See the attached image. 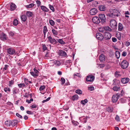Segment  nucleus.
<instances>
[{
    "label": "nucleus",
    "mask_w": 130,
    "mask_h": 130,
    "mask_svg": "<svg viewBox=\"0 0 130 130\" xmlns=\"http://www.w3.org/2000/svg\"><path fill=\"white\" fill-rule=\"evenodd\" d=\"M14 82V81L12 80L10 81L9 82V86H10L13 84Z\"/></svg>",
    "instance_id": "44"
},
{
    "label": "nucleus",
    "mask_w": 130,
    "mask_h": 130,
    "mask_svg": "<svg viewBox=\"0 0 130 130\" xmlns=\"http://www.w3.org/2000/svg\"><path fill=\"white\" fill-rule=\"evenodd\" d=\"M92 21L93 23L98 24L101 21L98 17H95L93 18Z\"/></svg>",
    "instance_id": "6"
},
{
    "label": "nucleus",
    "mask_w": 130,
    "mask_h": 130,
    "mask_svg": "<svg viewBox=\"0 0 130 130\" xmlns=\"http://www.w3.org/2000/svg\"><path fill=\"white\" fill-rule=\"evenodd\" d=\"M128 63L125 60H123L121 63V66L122 68L123 69L127 68L128 66Z\"/></svg>",
    "instance_id": "3"
},
{
    "label": "nucleus",
    "mask_w": 130,
    "mask_h": 130,
    "mask_svg": "<svg viewBox=\"0 0 130 130\" xmlns=\"http://www.w3.org/2000/svg\"><path fill=\"white\" fill-rule=\"evenodd\" d=\"M115 54L116 56L117 59L119 58L120 56V53L118 51H116L115 52Z\"/></svg>",
    "instance_id": "26"
},
{
    "label": "nucleus",
    "mask_w": 130,
    "mask_h": 130,
    "mask_svg": "<svg viewBox=\"0 0 130 130\" xmlns=\"http://www.w3.org/2000/svg\"><path fill=\"white\" fill-rule=\"evenodd\" d=\"M97 12V10L95 8L91 9L90 10V13L91 15H94Z\"/></svg>",
    "instance_id": "13"
},
{
    "label": "nucleus",
    "mask_w": 130,
    "mask_h": 130,
    "mask_svg": "<svg viewBox=\"0 0 130 130\" xmlns=\"http://www.w3.org/2000/svg\"><path fill=\"white\" fill-rule=\"evenodd\" d=\"M99 31L101 32H104V27H101L99 29Z\"/></svg>",
    "instance_id": "42"
},
{
    "label": "nucleus",
    "mask_w": 130,
    "mask_h": 130,
    "mask_svg": "<svg viewBox=\"0 0 130 130\" xmlns=\"http://www.w3.org/2000/svg\"><path fill=\"white\" fill-rule=\"evenodd\" d=\"M58 54L61 56L66 57L67 55L66 53L62 50H59L58 53Z\"/></svg>",
    "instance_id": "10"
},
{
    "label": "nucleus",
    "mask_w": 130,
    "mask_h": 130,
    "mask_svg": "<svg viewBox=\"0 0 130 130\" xmlns=\"http://www.w3.org/2000/svg\"><path fill=\"white\" fill-rule=\"evenodd\" d=\"M8 66L7 65H5V67L3 68V71H5L7 70V68L8 67Z\"/></svg>",
    "instance_id": "54"
},
{
    "label": "nucleus",
    "mask_w": 130,
    "mask_h": 130,
    "mask_svg": "<svg viewBox=\"0 0 130 130\" xmlns=\"http://www.w3.org/2000/svg\"><path fill=\"white\" fill-rule=\"evenodd\" d=\"M113 89L115 91H117L120 89V88L117 86H115L113 87Z\"/></svg>",
    "instance_id": "34"
},
{
    "label": "nucleus",
    "mask_w": 130,
    "mask_h": 130,
    "mask_svg": "<svg viewBox=\"0 0 130 130\" xmlns=\"http://www.w3.org/2000/svg\"><path fill=\"white\" fill-rule=\"evenodd\" d=\"M4 91L5 92H6L7 91H10V90L9 88H5Z\"/></svg>",
    "instance_id": "51"
},
{
    "label": "nucleus",
    "mask_w": 130,
    "mask_h": 130,
    "mask_svg": "<svg viewBox=\"0 0 130 130\" xmlns=\"http://www.w3.org/2000/svg\"><path fill=\"white\" fill-rule=\"evenodd\" d=\"M57 41L61 44H64V42L62 39H58L57 40Z\"/></svg>",
    "instance_id": "38"
},
{
    "label": "nucleus",
    "mask_w": 130,
    "mask_h": 130,
    "mask_svg": "<svg viewBox=\"0 0 130 130\" xmlns=\"http://www.w3.org/2000/svg\"><path fill=\"white\" fill-rule=\"evenodd\" d=\"M103 27L104 30H106L109 31L111 30V29L108 26H106Z\"/></svg>",
    "instance_id": "28"
},
{
    "label": "nucleus",
    "mask_w": 130,
    "mask_h": 130,
    "mask_svg": "<svg viewBox=\"0 0 130 130\" xmlns=\"http://www.w3.org/2000/svg\"><path fill=\"white\" fill-rule=\"evenodd\" d=\"M50 53L49 52H47L45 55V57H51V56H50Z\"/></svg>",
    "instance_id": "48"
},
{
    "label": "nucleus",
    "mask_w": 130,
    "mask_h": 130,
    "mask_svg": "<svg viewBox=\"0 0 130 130\" xmlns=\"http://www.w3.org/2000/svg\"><path fill=\"white\" fill-rule=\"evenodd\" d=\"M18 20L17 19L14 20L13 22V24L14 26H17L18 24Z\"/></svg>",
    "instance_id": "32"
},
{
    "label": "nucleus",
    "mask_w": 130,
    "mask_h": 130,
    "mask_svg": "<svg viewBox=\"0 0 130 130\" xmlns=\"http://www.w3.org/2000/svg\"><path fill=\"white\" fill-rule=\"evenodd\" d=\"M26 112L27 114H32V113L31 112V111L28 110Z\"/></svg>",
    "instance_id": "61"
},
{
    "label": "nucleus",
    "mask_w": 130,
    "mask_h": 130,
    "mask_svg": "<svg viewBox=\"0 0 130 130\" xmlns=\"http://www.w3.org/2000/svg\"><path fill=\"white\" fill-rule=\"evenodd\" d=\"M78 96L77 94L74 95L72 97V99L74 101L75 100H76L78 99Z\"/></svg>",
    "instance_id": "30"
},
{
    "label": "nucleus",
    "mask_w": 130,
    "mask_h": 130,
    "mask_svg": "<svg viewBox=\"0 0 130 130\" xmlns=\"http://www.w3.org/2000/svg\"><path fill=\"white\" fill-rule=\"evenodd\" d=\"M88 89L90 91H92L94 90V87L93 86H90L88 87Z\"/></svg>",
    "instance_id": "46"
},
{
    "label": "nucleus",
    "mask_w": 130,
    "mask_h": 130,
    "mask_svg": "<svg viewBox=\"0 0 130 130\" xmlns=\"http://www.w3.org/2000/svg\"><path fill=\"white\" fill-rule=\"evenodd\" d=\"M99 17L101 20V22L102 23H104L106 22V18L105 15L104 14H100L99 15Z\"/></svg>",
    "instance_id": "4"
},
{
    "label": "nucleus",
    "mask_w": 130,
    "mask_h": 130,
    "mask_svg": "<svg viewBox=\"0 0 130 130\" xmlns=\"http://www.w3.org/2000/svg\"><path fill=\"white\" fill-rule=\"evenodd\" d=\"M16 115L18 116V117L20 118L21 119H22V116L21 115L19 114L18 113H16Z\"/></svg>",
    "instance_id": "50"
},
{
    "label": "nucleus",
    "mask_w": 130,
    "mask_h": 130,
    "mask_svg": "<svg viewBox=\"0 0 130 130\" xmlns=\"http://www.w3.org/2000/svg\"><path fill=\"white\" fill-rule=\"evenodd\" d=\"M26 14L27 16L28 17H31L32 15V13L29 11H28L26 12Z\"/></svg>",
    "instance_id": "27"
},
{
    "label": "nucleus",
    "mask_w": 130,
    "mask_h": 130,
    "mask_svg": "<svg viewBox=\"0 0 130 130\" xmlns=\"http://www.w3.org/2000/svg\"><path fill=\"white\" fill-rule=\"evenodd\" d=\"M88 100L87 99H86L84 100H82L80 101V103L83 105H85L88 102Z\"/></svg>",
    "instance_id": "24"
},
{
    "label": "nucleus",
    "mask_w": 130,
    "mask_h": 130,
    "mask_svg": "<svg viewBox=\"0 0 130 130\" xmlns=\"http://www.w3.org/2000/svg\"><path fill=\"white\" fill-rule=\"evenodd\" d=\"M52 32L53 34L55 36H56L57 35L58 32L57 31L55 30V29H53L52 30Z\"/></svg>",
    "instance_id": "33"
},
{
    "label": "nucleus",
    "mask_w": 130,
    "mask_h": 130,
    "mask_svg": "<svg viewBox=\"0 0 130 130\" xmlns=\"http://www.w3.org/2000/svg\"><path fill=\"white\" fill-rule=\"evenodd\" d=\"M96 38L100 40H102L104 38L103 35L100 33H97L96 34Z\"/></svg>",
    "instance_id": "9"
},
{
    "label": "nucleus",
    "mask_w": 130,
    "mask_h": 130,
    "mask_svg": "<svg viewBox=\"0 0 130 130\" xmlns=\"http://www.w3.org/2000/svg\"><path fill=\"white\" fill-rule=\"evenodd\" d=\"M41 9L43 11L45 12H48L49 10L46 8L45 6H41Z\"/></svg>",
    "instance_id": "20"
},
{
    "label": "nucleus",
    "mask_w": 130,
    "mask_h": 130,
    "mask_svg": "<svg viewBox=\"0 0 130 130\" xmlns=\"http://www.w3.org/2000/svg\"><path fill=\"white\" fill-rule=\"evenodd\" d=\"M34 71L35 72V73L37 74L38 73H39V72L37 70L35 69H34Z\"/></svg>",
    "instance_id": "60"
},
{
    "label": "nucleus",
    "mask_w": 130,
    "mask_h": 130,
    "mask_svg": "<svg viewBox=\"0 0 130 130\" xmlns=\"http://www.w3.org/2000/svg\"><path fill=\"white\" fill-rule=\"evenodd\" d=\"M110 25L112 28H116L117 26V23L116 21L114 19L111 20L110 21Z\"/></svg>",
    "instance_id": "2"
},
{
    "label": "nucleus",
    "mask_w": 130,
    "mask_h": 130,
    "mask_svg": "<svg viewBox=\"0 0 130 130\" xmlns=\"http://www.w3.org/2000/svg\"><path fill=\"white\" fill-rule=\"evenodd\" d=\"M18 85L20 88L23 87L25 86V84L23 83L20 84H18Z\"/></svg>",
    "instance_id": "40"
},
{
    "label": "nucleus",
    "mask_w": 130,
    "mask_h": 130,
    "mask_svg": "<svg viewBox=\"0 0 130 130\" xmlns=\"http://www.w3.org/2000/svg\"><path fill=\"white\" fill-rule=\"evenodd\" d=\"M48 5L49 6V7L50 8V9L52 10L53 12H54L55 11L54 9V7L53 6L50 4H49Z\"/></svg>",
    "instance_id": "39"
},
{
    "label": "nucleus",
    "mask_w": 130,
    "mask_h": 130,
    "mask_svg": "<svg viewBox=\"0 0 130 130\" xmlns=\"http://www.w3.org/2000/svg\"><path fill=\"white\" fill-rule=\"evenodd\" d=\"M21 20L24 22L27 19L25 15H23L21 16Z\"/></svg>",
    "instance_id": "23"
},
{
    "label": "nucleus",
    "mask_w": 130,
    "mask_h": 130,
    "mask_svg": "<svg viewBox=\"0 0 130 130\" xmlns=\"http://www.w3.org/2000/svg\"><path fill=\"white\" fill-rule=\"evenodd\" d=\"M7 53L10 55H13L15 53V51L13 48L10 47L7 50Z\"/></svg>",
    "instance_id": "5"
},
{
    "label": "nucleus",
    "mask_w": 130,
    "mask_h": 130,
    "mask_svg": "<svg viewBox=\"0 0 130 130\" xmlns=\"http://www.w3.org/2000/svg\"><path fill=\"white\" fill-rule=\"evenodd\" d=\"M17 89L16 88H14L13 90V94H16L17 93V92H16Z\"/></svg>",
    "instance_id": "49"
},
{
    "label": "nucleus",
    "mask_w": 130,
    "mask_h": 130,
    "mask_svg": "<svg viewBox=\"0 0 130 130\" xmlns=\"http://www.w3.org/2000/svg\"><path fill=\"white\" fill-rule=\"evenodd\" d=\"M49 23L52 26H53L55 24L54 22L52 20H49Z\"/></svg>",
    "instance_id": "37"
},
{
    "label": "nucleus",
    "mask_w": 130,
    "mask_h": 130,
    "mask_svg": "<svg viewBox=\"0 0 130 130\" xmlns=\"http://www.w3.org/2000/svg\"><path fill=\"white\" fill-rule=\"evenodd\" d=\"M118 38L119 40L121 39V36L120 34H118Z\"/></svg>",
    "instance_id": "63"
},
{
    "label": "nucleus",
    "mask_w": 130,
    "mask_h": 130,
    "mask_svg": "<svg viewBox=\"0 0 130 130\" xmlns=\"http://www.w3.org/2000/svg\"><path fill=\"white\" fill-rule=\"evenodd\" d=\"M9 35L13 37V36L14 35V32L12 31H10L9 33Z\"/></svg>",
    "instance_id": "52"
},
{
    "label": "nucleus",
    "mask_w": 130,
    "mask_h": 130,
    "mask_svg": "<svg viewBox=\"0 0 130 130\" xmlns=\"http://www.w3.org/2000/svg\"><path fill=\"white\" fill-rule=\"evenodd\" d=\"M106 110L108 112H112L113 108L112 107H108L106 108Z\"/></svg>",
    "instance_id": "29"
},
{
    "label": "nucleus",
    "mask_w": 130,
    "mask_h": 130,
    "mask_svg": "<svg viewBox=\"0 0 130 130\" xmlns=\"http://www.w3.org/2000/svg\"><path fill=\"white\" fill-rule=\"evenodd\" d=\"M33 101V100L32 99H30V100H28L27 99L26 100V102L28 103L29 104L32 101Z\"/></svg>",
    "instance_id": "45"
},
{
    "label": "nucleus",
    "mask_w": 130,
    "mask_h": 130,
    "mask_svg": "<svg viewBox=\"0 0 130 130\" xmlns=\"http://www.w3.org/2000/svg\"><path fill=\"white\" fill-rule=\"evenodd\" d=\"M45 88V86H41L39 88V90L40 91L43 90Z\"/></svg>",
    "instance_id": "55"
},
{
    "label": "nucleus",
    "mask_w": 130,
    "mask_h": 130,
    "mask_svg": "<svg viewBox=\"0 0 130 130\" xmlns=\"http://www.w3.org/2000/svg\"><path fill=\"white\" fill-rule=\"evenodd\" d=\"M18 123V121L17 120H14L11 121V125L14 126L16 125Z\"/></svg>",
    "instance_id": "18"
},
{
    "label": "nucleus",
    "mask_w": 130,
    "mask_h": 130,
    "mask_svg": "<svg viewBox=\"0 0 130 130\" xmlns=\"http://www.w3.org/2000/svg\"><path fill=\"white\" fill-rule=\"evenodd\" d=\"M119 94H117L116 95H113L112 97V101L113 103L116 102L118 99V96Z\"/></svg>",
    "instance_id": "12"
},
{
    "label": "nucleus",
    "mask_w": 130,
    "mask_h": 130,
    "mask_svg": "<svg viewBox=\"0 0 130 130\" xmlns=\"http://www.w3.org/2000/svg\"><path fill=\"white\" fill-rule=\"evenodd\" d=\"M104 38L106 40L109 39L111 38V35L110 33L108 32H104Z\"/></svg>",
    "instance_id": "7"
},
{
    "label": "nucleus",
    "mask_w": 130,
    "mask_h": 130,
    "mask_svg": "<svg viewBox=\"0 0 130 130\" xmlns=\"http://www.w3.org/2000/svg\"><path fill=\"white\" fill-rule=\"evenodd\" d=\"M0 38L1 40H4L6 39V35L4 33L1 34Z\"/></svg>",
    "instance_id": "17"
},
{
    "label": "nucleus",
    "mask_w": 130,
    "mask_h": 130,
    "mask_svg": "<svg viewBox=\"0 0 130 130\" xmlns=\"http://www.w3.org/2000/svg\"><path fill=\"white\" fill-rule=\"evenodd\" d=\"M17 6L15 4L12 3L10 5V10L11 11L14 10L16 8Z\"/></svg>",
    "instance_id": "15"
},
{
    "label": "nucleus",
    "mask_w": 130,
    "mask_h": 130,
    "mask_svg": "<svg viewBox=\"0 0 130 130\" xmlns=\"http://www.w3.org/2000/svg\"><path fill=\"white\" fill-rule=\"evenodd\" d=\"M43 49L44 51L46 50L47 49V47L45 45H43Z\"/></svg>",
    "instance_id": "57"
},
{
    "label": "nucleus",
    "mask_w": 130,
    "mask_h": 130,
    "mask_svg": "<svg viewBox=\"0 0 130 130\" xmlns=\"http://www.w3.org/2000/svg\"><path fill=\"white\" fill-rule=\"evenodd\" d=\"M129 79L128 78H122L121 80V82L124 84L127 83L129 81Z\"/></svg>",
    "instance_id": "14"
},
{
    "label": "nucleus",
    "mask_w": 130,
    "mask_h": 130,
    "mask_svg": "<svg viewBox=\"0 0 130 130\" xmlns=\"http://www.w3.org/2000/svg\"><path fill=\"white\" fill-rule=\"evenodd\" d=\"M94 78V77L92 75L87 76L86 78L87 82H91L93 81Z\"/></svg>",
    "instance_id": "11"
},
{
    "label": "nucleus",
    "mask_w": 130,
    "mask_h": 130,
    "mask_svg": "<svg viewBox=\"0 0 130 130\" xmlns=\"http://www.w3.org/2000/svg\"><path fill=\"white\" fill-rule=\"evenodd\" d=\"M112 40L113 42H115L117 41V39L116 38L113 37L112 38Z\"/></svg>",
    "instance_id": "56"
},
{
    "label": "nucleus",
    "mask_w": 130,
    "mask_h": 130,
    "mask_svg": "<svg viewBox=\"0 0 130 130\" xmlns=\"http://www.w3.org/2000/svg\"><path fill=\"white\" fill-rule=\"evenodd\" d=\"M127 55V53L125 52H123L122 54V55L123 56H125Z\"/></svg>",
    "instance_id": "58"
},
{
    "label": "nucleus",
    "mask_w": 130,
    "mask_h": 130,
    "mask_svg": "<svg viewBox=\"0 0 130 130\" xmlns=\"http://www.w3.org/2000/svg\"><path fill=\"white\" fill-rule=\"evenodd\" d=\"M75 92L78 94H82V92L81 90L78 89L75 91Z\"/></svg>",
    "instance_id": "36"
},
{
    "label": "nucleus",
    "mask_w": 130,
    "mask_h": 130,
    "mask_svg": "<svg viewBox=\"0 0 130 130\" xmlns=\"http://www.w3.org/2000/svg\"><path fill=\"white\" fill-rule=\"evenodd\" d=\"M48 30L47 29V27L46 26H44L43 27V32L44 34V36H45L46 32Z\"/></svg>",
    "instance_id": "31"
},
{
    "label": "nucleus",
    "mask_w": 130,
    "mask_h": 130,
    "mask_svg": "<svg viewBox=\"0 0 130 130\" xmlns=\"http://www.w3.org/2000/svg\"><path fill=\"white\" fill-rule=\"evenodd\" d=\"M34 5V4L31 3L29 4V5H26V7L27 8H30L32 7Z\"/></svg>",
    "instance_id": "35"
},
{
    "label": "nucleus",
    "mask_w": 130,
    "mask_h": 130,
    "mask_svg": "<svg viewBox=\"0 0 130 130\" xmlns=\"http://www.w3.org/2000/svg\"><path fill=\"white\" fill-rule=\"evenodd\" d=\"M115 119L118 121H119L120 120L119 117L117 115H116Z\"/></svg>",
    "instance_id": "47"
},
{
    "label": "nucleus",
    "mask_w": 130,
    "mask_h": 130,
    "mask_svg": "<svg viewBox=\"0 0 130 130\" xmlns=\"http://www.w3.org/2000/svg\"><path fill=\"white\" fill-rule=\"evenodd\" d=\"M30 73L31 74V75L34 77H35V76H38L37 74H36L35 73H34L33 72H30Z\"/></svg>",
    "instance_id": "43"
},
{
    "label": "nucleus",
    "mask_w": 130,
    "mask_h": 130,
    "mask_svg": "<svg viewBox=\"0 0 130 130\" xmlns=\"http://www.w3.org/2000/svg\"><path fill=\"white\" fill-rule=\"evenodd\" d=\"M130 43L128 41H126L125 43V45L126 46H128L129 45Z\"/></svg>",
    "instance_id": "53"
},
{
    "label": "nucleus",
    "mask_w": 130,
    "mask_h": 130,
    "mask_svg": "<svg viewBox=\"0 0 130 130\" xmlns=\"http://www.w3.org/2000/svg\"><path fill=\"white\" fill-rule=\"evenodd\" d=\"M99 9L101 11H104L106 10V8L105 6L103 5H100L99 6Z\"/></svg>",
    "instance_id": "16"
},
{
    "label": "nucleus",
    "mask_w": 130,
    "mask_h": 130,
    "mask_svg": "<svg viewBox=\"0 0 130 130\" xmlns=\"http://www.w3.org/2000/svg\"><path fill=\"white\" fill-rule=\"evenodd\" d=\"M54 64L56 66H59L61 64V63L59 61L55 60L54 61Z\"/></svg>",
    "instance_id": "25"
},
{
    "label": "nucleus",
    "mask_w": 130,
    "mask_h": 130,
    "mask_svg": "<svg viewBox=\"0 0 130 130\" xmlns=\"http://www.w3.org/2000/svg\"><path fill=\"white\" fill-rule=\"evenodd\" d=\"M37 107V106L35 105H32L31 106V107L32 108H36Z\"/></svg>",
    "instance_id": "64"
},
{
    "label": "nucleus",
    "mask_w": 130,
    "mask_h": 130,
    "mask_svg": "<svg viewBox=\"0 0 130 130\" xmlns=\"http://www.w3.org/2000/svg\"><path fill=\"white\" fill-rule=\"evenodd\" d=\"M99 59L101 61L103 62L105 60L104 55L103 54H101L100 56Z\"/></svg>",
    "instance_id": "21"
},
{
    "label": "nucleus",
    "mask_w": 130,
    "mask_h": 130,
    "mask_svg": "<svg viewBox=\"0 0 130 130\" xmlns=\"http://www.w3.org/2000/svg\"><path fill=\"white\" fill-rule=\"evenodd\" d=\"M107 15L113 18H115L116 16L118 17L120 16V13L117 9H114L112 10V13L108 14Z\"/></svg>",
    "instance_id": "1"
},
{
    "label": "nucleus",
    "mask_w": 130,
    "mask_h": 130,
    "mask_svg": "<svg viewBox=\"0 0 130 130\" xmlns=\"http://www.w3.org/2000/svg\"><path fill=\"white\" fill-rule=\"evenodd\" d=\"M36 2L37 3V4H38V6H39V5L41 4V2H40V1H38V0L37 1H36Z\"/></svg>",
    "instance_id": "59"
},
{
    "label": "nucleus",
    "mask_w": 130,
    "mask_h": 130,
    "mask_svg": "<svg viewBox=\"0 0 130 130\" xmlns=\"http://www.w3.org/2000/svg\"><path fill=\"white\" fill-rule=\"evenodd\" d=\"M120 101L122 103H124L125 102V101H124V99H122V98L120 100Z\"/></svg>",
    "instance_id": "62"
},
{
    "label": "nucleus",
    "mask_w": 130,
    "mask_h": 130,
    "mask_svg": "<svg viewBox=\"0 0 130 130\" xmlns=\"http://www.w3.org/2000/svg\"><path fill=\"white\" fill-rule=\"evenodd\" d=\"M48 41L50 42L51 43L53 44H55L57 43V41L54 39L52 38L51 36L48 37Z\"/></svg>",
    "instance_id": "8"
},
{
    "label": "nucleus",
    "mask_w": 130,
    "mask_h": 130,
    "mask_svg": "<svg viewBox=\"0 0 130 130\" xmlns=\"http://www.w3.org/2000/svg\"><path fill=\"white\" fill-rule=\"evenodd\" d=\"M5 125L7 126H9L11 125V121L7 120L6 121L5 123Z\"/></svg>",
    "instance_id": "22"
},
{
    "label": "nucleus",
    "mask_w": 130,
    "mask_h": 130,
    "mask_svg": "<svg viewBox=\"0 0 130 130\" xmlns=\"http://www.w3.org/2000/svg\"><path fill=\"white\" fill-rule=\"evenodd\" d=\"M60 80L61 81V84L63 85L65 82V79L63 78H61Z\"/></svg>",
    "instance_id": "41"
},
{
    "label": "nucleus",
    "mask_w": 130,
    "mask_h": 130,
    "mask_svg": "<svg viewBox=\"0 0 130 130\" xmlns=\"http://www.w3.org/2000/svg\"><path fill=\"white\" fill-rule=\"evenodd\" d=\"M123 29V25L121 23H119L118 24V30L119 31H121Z\"/></svg>",
    "instance_id": "19"
}]
</instances>
